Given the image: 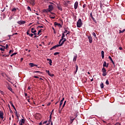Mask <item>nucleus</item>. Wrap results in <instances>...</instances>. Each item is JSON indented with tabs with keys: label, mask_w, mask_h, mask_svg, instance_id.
Returning <instances> with one entry per match:
<instances>
[{
	"label": "nucleus",
	"mask_w": 125,
	"mask_h": 125,
	"mask_svg": "<svg viewBox=\"0 0 125 125\" xmlns=\"http://www.w3.org/2000/svg\"><path fill=\"white\" fill-rule=\"evenodd\" d=\"M2 47H4V48H0V50H1V51H4V49H5V46H2Z\"/></svg>",
	"instance_id": "24"
},
{
	"label": "nucleus",
	"mask_w": 125,
	"mask_h": 125,
	"mask_svg": "<svg viewBox=\"0 0 125 125\" xmlns=\"http://www.w3.org/2000/svg\"><path fill=\"white\" fill-rule=\"evenodd\" d=\"M38 28H43V26H39Z\"/></svg>",
	"instance_id": "48"
},
{
	"label": "nucleus",
	"mask_w": 125,
	"mask_h": 125,
	"mask_svg": "<svg viewBox=\"0 0 125 125\" xmlns=\"http://www.w3.org/2000/svg\"><path fill=\"white\" fill-rule=\"evenodd\" d=\"M21 124H25V119H22L21 120Z\"/></svg>",
	"instance_id": "28"
},
{
	"label": "nucleus",
	"mask_w": 125,
	"mask_h": 125,
	"mask_svg": "<svg viewBox=\"0 0 125 125\" xmlns=\"http://www.w3.org/2000/svg\"><path fill=\"white\" fill-rule=\"evenodd\" d=\"M41 32H42V30H40L38 31V35H40V33H41Z\"/></svg>",
	"instance_id": "46"
},
{
	"label": "nucleus",
	"mask_w": 125,
	"mask_h": 125,
	"mask_svg": "<svg viewBox=\"0 0 125 125\" xmlns=\"http://www.w3.org/2000/svg\"><path fill=\"white\" fill-rule=\"evenodd\" d=\"M58 46H59V44L53 46L52 48H51L50 50H52V49H55L56 48V47H58Z\"/></svg>",
	"instance_id": "10"
},
{
	"label": "nucleus",
	"mask_w": 125,
	"mask_h": 125,
	"mask_svg": "<svg viewBox=\"0 0 125 125\" xmlns=\"http://www.w3.org/2000/svg\"><path fill=\"white\" fill-rule=\"evenodd\" d=\"M46 123H47V121H44V122L43 123V125H44L45 124H46Z\"/></svg>",
	"instance_id": "53"
},
{
	"label": "nucleus",
	"mask_w": 125,
	"mask_h": 125,
	"mask_svg": "<svg viewBox=\"0 0 125 125\" xmlns=\"http://www.w3.org/2000/svg\"><path fill=\"white\" fill-rule=\"evenodd\" d=\"M64 99H65V98H63L62 99V100H61V101H62V102H63V100H64Z\"/></svg>",
	"instance_id": "62"
},
{
	"label": "nucleus",
	"mask_w": 125,
	"mask_h": 125,
	"mask_svg": "<svg viewBox=\"0 0 125 125\" xmlns=\"http://www.w3.org/2000/svg\"><path fill=\"white\" fill-rule=\"evenodd\" d=\"M64 42H65L63 41H62V42H60V41L59 42V45L60 46H62V45H63V44H64Z\"/></svg>",
	"instance_id": "6"
},
{
	"label": "nucleus",
	"mask_w": 125,
	"mask_h": 125,
	"mask_svg": "<svg viewBox=\"0 0 125 125\" xmlns=\"http://www.w3.org/2000/svg\"><path fill=\"white\" fill-rule=\"evenodd\" d=\"M27 9L28 10H30V11H31L32 10L31 9V7H30V6H28L27 7Z\"/></svg>",
	"instance_id": "39"
},
{
	"label": "nucleus",
	"mask_w": 125,
	"mask_h": 125,
	"mask_svg": "<svg viewBox=\"0 0 125 125\" xmlns=\"http://www.w3.org/2000/svg\"><path fill=\"white\" fill-rule=\"evenodd\" d=\"M83 7V8H84V7H85V4H84Z\"/></svg>",
	"instance_id": "56"
},
{
	"label": "nucleus",
	"mask_w": 125,
	"mask_h": 125,
	"mask_svg": "<svg viewBox=\"0 0 125 125\" xmlns=\"http://www.w3.org/2000/svg\"><path fill=\"white\" fill-rule=\"evenodd\" d=\"M120 50H122L123 49V48L122 47H119Z\"/></svg>",
	"instance_id": "57"
},
{
	"label": "nucleus",
	"mask_w": 125,
	"mask_h": 125,
	"mask_svg": "<svg viewBox=\"0 0 125 125\" xmlns=\"http://www.w3.org/2000/svg\"><path fill=\"white\" fill-rule=\"evenodd\" d=\"M12 11H16V8H13L12 9Z\"/></svg>",
	"instance_id": "40"
},
{
	"label": "nucleus",
	"mask_w": 125,
	"mask_h": 125,
	"mask_svg": "<svg viewBox=\"0 0 125 125\" xmlns=\"http://www.w3.org/2000/svg\"><path fill=\"white\" fill-rule=\"evenodd\" d=\"M77 56H75L74 57L73 61H74V62H76V61H77Z\"/></svg>",
	"instance_id": "25"
},
{
	"label": "nucleus",
	"mask_w": 125,
	"mask_h": 125,
	"mask_svg": "<svg viewBox=\"0 0 125 125\" xmlns=\"http://www.w3.org/2000/svg\"><path fill=\"white\" fill-rule=\"evenodd\" d=\"M77 26L78 28H81L83 26V22H82V20L79 19L77 22Z\"/></svg>",
	"instance_id": "1"
},
{
	"label": "nucleus",
	"mask_w": 125,
	"mask_h": 125,
	"mask_svg": "<svg viewBox=\"0 0 125 125\" xmlns=\"http://www.w3.org/2000/svg\"><path fill=\"white\" fill-rule=\"evenodd\" d=\"M58 54H59V52H55L54 54V55H58Z\"/></svg>",
	"instance_id": "41"
},
{
	"label": "nucleus",
	"mask_w": 125,
	"mask_h": 125,
	"mask_svg": "<svg viewBox=\"0 0 125 125\" xmlns=\"http://www.w3.org/2000/svg\"><path fill=\"white\" fill-rule=\"evenodd\" d=\"M10 104L11 105V106L13 107V108L14 109L15 111H17L16 110V108H15V106H14V105L13 104H12V102H10Z\"/></svg>",
	"instance_id": "17"
},
{
	"label": "nucleus",
	"mask_w": 125,
	"mask_h": 125,
	"mask_svg": "<svg viewBox=\"0 0 125 125\" xmlns=\"http://www.w3.org/2000/svg\"><path fill=\"white\" fill-rule=\"evenodd\" d=\"M28 89H31V87L30 86H28Z\"/></svg>",
	"instance_id": "64"
},
{
	"label": "nucleus",
	"mask_w": 125,
	"mask_h": 125,
	"mask_svg": "<svg viewBox=\"0 0 125 125\" xmlns=\"http://www.w3.org/2000/svg\"><path fill=\"white\" fill-rule=\"evenodd\" d=\"M52 113H51L49 116V119H51V118H52Z\"/></svg>",
	"instance_id": "43"
},
{
	"label": "nucleus",
	"mask_w": 125,
	"mask_h": 125,
	"mask_svg": "<svg viewBox=\"0 0 125 125\" xmlns=\"http://www.w3.org/2000/svg\"><path fill=\"white\" fill-rule=\"evenodd\" d=\"M30 4H32V5L34 6L35 4V0H30Z\"/></svg>",
	"instance_id": "14"
},
{
	"label": "nucleus",
	"mask_w": 125,
	"mask_h": 125,
	"mask_svg": "<svg viewBox=\"0 0 125 125\" xmlns=\"http://www.w3.org/2000/svg\"><path fill=\"white\" fill-rule=\"evenodd\" d=\"M51 122V118H49L48 121V124H47V125H48L50 124V123Z\"/></svg>",
	"instance_id": "27"
},
{
	"label": "nucleus",
	"mask_w": 125,
	"mask_h": 125,
	"mask_svg": "<svg viewBox=\"0 0 125 125\" xmlns=\"http://www.w3.org/2000/svg\"><path fill=\"white\" fill-rule=\"evenodd\" d=\"M31 32L33 33V34H34V35H37V30H35V28H31Z\"/></svg>",
	"instance_id": "5"
},
{
	"label": "nucleus",
	"mask_w": 125,
	"mask_h": 125,
	"mask_svg": "<svg viewBox=\"0 0 125 125\" xmlns=\"http://www.w3.org/2000/svg\"><path fill=\"white\" fill-rule=\"evenodd\" d=\"M90 17L92 18V19H93V20H94V18H93V16H92V13L90 14Z\"/></svg>",
	"instance_id": "37"
},
{
	"label": "nucleus",
	"mask_w": 125,
	"mask_h": 125,
	"mask_svg": "<svg viewBox=\"0 0 125 125\" xmlns=\"http://www.w3.org/2000/svg\"><path fill=\"white\" fill-rule=\"evenodd\" d=\"M46 73L50 76V77H53L54 76V74H51L50 72H49V70H46Z\"/></svg>",
	"instance_id": "9"
},
{
	"label": "nucleus",
	"mask_w": 125,
	"mask_h": 125,
	"mask_svg": "<svg viewBox=\"0 0 125 125\" xmlns=\"http://www.w3.org/2000/svg\"><path fill=\"white\" fill-rule=\"evenodd\" d=\"M30 37H33V36H34V34H29V35Z\"/></svg>",
	"instance_id": "44"
},
{
	"label": "nucleus",
	"mask_w": 125,
	"mask_h": 125,
	"mask_svg": "<svg viewBox=\"0 0 125 125\" xmlns=\"http://www.w3.org/2000/svg\"><path fill=\"white\" fill-rule=\"evenodd\" d=\"M0 118L3 119V112L0 110Z\"/></svg>",
	"instance_id": "13"
},
{
	"label": "nucleus",
	"mask_w": 125,
	"mask_h": 125,
	"mask_svg": "<svg viewBox=\"0 0 125 125\" xmlns=\"http://www.w3.org/2000/svg\"><path fill=\"white\" fill-rule=\"evenodd\" d=\"M48 11H52V10H53V5H49L48 6Z\"/></svg>",
	"instance_id": "3"
},
{
	"label": "nucleus",
	"mask_w": 125,
	"mask_h": 125,
	"mask_svg": "<svg viewBox=\"0 0 125 125\" xmlns=\"http://www.w3.org/2000/svg\"><path fill=\"white\" fill-rule=\"evenodd\" d=\"M15 115L18 120H19V116H18V113H17V110L15 112Z\"/></svg>",
	"instance_id": "21"
},
{
	"label": "nucleus",
	"mask_w": 125,
	"mask_h": 125,
	"mask_svg": "<svg viewBox=\"0 0 125 125\" xmlns=\"http://www.w3.org/2000/svg\"><path fill=\"white\" fill-rule=\"evenodd\" d=\"M101 88H104V83H103L100 84Z\"/></svg>",
	"instance_id": "22"
},
{
	"label": "nucleus",
	"mask_w": 125,
	"mask_h": 125,
	"mask_svg": "<svg viewBox=\"0 0 125 125\" xmlns=\"http://www.w3.org/2000/svg\"><path fill=\"white\" fill-rule=\"evenodd\" d=\"M74 120H75V118L71 119V123H73V122H74Z\"/></svg>",
	"instance_id": "45"
},
{
	"label": "nucleus",
	"mask_w": 125,
	"mask_h": 125,
	"mask_svg": "<svg viewBox=\"0 0 125 125\" xmlns=\"http://www.w3.org/2000/svg\"><path fill=\"white\" fill-rule=\"evenodd\" d=\"M8 48V44H6V48Z\"/></svg>",
	"instance_id": "58"
},
{
	"label": "nucleus",
	"mask_w": 125,
	"mask_h": 125,
	"mask_svg": "<svg viewBox=\"0 0 125 125\" xmlns=\"http://www.w3.org/2000/svg\"><path fill=\"white\" fill-rule=\"evenodd\" d=\"M69 34H70V31H67V33L66 36H67V35H69Z\"/></svg>",
	"instance_id": "54"
},
{
	"label": "nucleus",
	"mask_w": 125,
	"mask_h": 125,
	"mask_svg": "<svg viewBox=\"0 0 125 125\" xmlns=\"http://www.w3.org/2000/svg\"><path fill=\"white\" fill-rule=\"evenodd\" d=\"M18 24H19V25H23V24H25L26 23V21H20L17 22Z\"/></svg>",
	"instance_id": "4"
},
{
	"label": "nucleus",
	"mask_w": 125,
	"mask_h": 125,
	"mask_svg": "<svg viewBox=\"0 0 125 125\" xmlns=\"http://www.w3.org/2000/svg\"><path fill=\"white\" fill-rule=\"evenodd\" d=\"M47 61H49V64H50V65H51V63H52V61L51 60V59H47Z\"/></svg>",
	"instance_id": "18"
},
{
	"label": "nucleus",
	"mask_w": 125,
	"mask_h": 125,
	"mask_svg": "<svg viewBox=\"0 0 125 125\" xmlns=\"http://www.w3.org/2000/svg\"><path fill=\"white\" fill-rule=\"evenodd\" d=\"M58 8L59 10L62 11V8L61 7V6L60 5L58 6Z\"/></svg>",
	"instance_id": "30"
},
{
	"label": "nucleus",
	"mask_w": 125,
	"mask_h": 125,
	"mask_svg": "<svg viewBox=\"0 0 125 125\" xmlns=\"http://www.w3.org/2000/svg\"><path fill=\"white\" fill-rule=\"evenodd\" d=\"M115 125H121V124L117 123Z\"/></svg>",
	"instance_id": "50"
},
{
	"label": "nucleus",
	"mask_w": 125,
	"mask_h": 125,
	"mask_svg": "<svg viewBox=\"0 0 125 125\" xmlns=\"http://www.w3.org/2000/svg\"><path fill=\"white\" fill-rule=\"evenodd\" d=\"M65 105H66L65 104H63L62 108H64V107H65Z\"/></svg>",
	"instance_id": "55"
},
{
	"label": "nucleus",
	"mask_w": 125,
	"mask_h": 125,
	"mask_svg": "<svg viewBox=\"0 0 125 125\" xmlns=\"http://www.w3.org/2000/svg\"><path fill=\"white\" fill-rule=\"evenodd\" d=\"M48 9H43V12H46V13H47L48 12Z\"/></svg>",
	"instance_id": "31"
},
{
	"label": "nucleus",
	"mask_w": 125,
	"mask_h": 125,
	"mask_svg": "<svg viewBox=\"0 0 125 125\" xmlns=\"http://www.w3.org/2000/svg\"><path fill=\"white\" fill-rule=\"evenodd\" d=\"M101 54H102V58L103 59H104V51H102Z\"/></svg>",
	"instance_id": "19"
},
{
	"label": "nucleus",
	"mask_w": 125,
	"mask_h": 125,
	"mask_svg": "<svg viewBox=\"0 0 125 125\" xmlns=\"http://www.w3.org/2000/svg\"><path fill=\"white\" fill-rule=\"evenodd\" d=\"M34 73H40V74H42V72H41L40 71H35Z\"/></svg>",
	"instance_id": "42"
},
{
	"label": "nucleus",
	"mask_w": 125,
	"mask_h": 125,
	"mask_svg": "<svg viewBox=\"0 0 125 125\" xmlns=\"http://www.w3.org/2000/svg\"><path fill=\"white\" fill-rule=\"evenodd\" d=\"M29 65H30V67H35V66H36V64H35L33 63H30Z\"/></svg>",
	"instance_id": "20"
},
{
	"label": "nucleus",
	"mask_w": 125,
	"mask_h": 125,
	"mask_svg": "<svg viewBox=\"0 0 125 125\" xmlns=\"http://www.w3.org/2000/svg\"><path fill=\"white\" fill-rule=\"evenodd\" d=\"M103 2H104V5H105V6H109V3H108V2H107V1H106L105 0H104L103 1Z\"/></svg>",
	"instance_id": "7"
},
{
	"label": "nucleus",
	"mask_w": 125,
	"mask_h": 125,
	"mask_svg": "<svg viewBox=\"0 0 125 125\" xmlns=\"http://www.w3.org/2000/svg\"><path fill=\"white\" fill-rule=\"evenodd\" d=\"M16 54H17V53H14L12 54L11 55V57H12V56H14V55H16Z\"/></svg>",
	"instance_id": "34"
},
{
	"label": "nucleus",
	"mask_w": 125,
	"mask_h": 125,
	"mask_svg": "<svg viewBox=\"0 0 125 125\" xmlns=\"http://www.w3.org/2000/svg\"><path fill=\"white\" fill-rule=\"evenodd\" d=\"M105 83L106 84H107V85H109V81H108V80H107L105 82Z\"/></svg>",
	"instance_id": "36"
},
{
	"label": "nucleus",
	"mask_w": 125,
	"mask_h": 125,
	"mask_svg": "<svg viewBox=\"0 0 125 125\" xmlns=\"http://www.w3.org/2000/svg\"><path fill=\"white\" fill-rule=\"evenodd\" d=\"M109 67V63L106 64V68H108Z\"/></svg>",
	"instance_id": "47"
},
{
	"label": "nucleus",
	"mask_w": 125,
	"mask_h": 125,
	"mask_svg": "<svg viewBox=\"0 0 125 125\" xmlns=\"http://www.w3.org/2000/svg\"><path fill=\"white\" fill-rule=\"evenodd\" d=\"M27 35H30V33H29V30H28L26 32Z\"/></svg>",
	"instance_id": "52"
},
{
	"label": "nucleus",
	"mask_w": 125,
	"mask_h": 125,
	"mask_svg": "<svg viewBox=\"0 0 125 125\" xmlns=\"http://www.w3.org/2000/svg\"><path fill=\"white\" fill-rule=\"evenodd\" d=\"M34 78L35 79H39V77L38 76H34Z\"/></svg>",
	"instance_id": "60"
},
{
	"label": "nucleus",
	"mask_w": 125,
	"mask_h": 125,
	"mask_svg": "<svg viewBox=\"0 0 125 125\" xmlns=\"http://www.w3.org/2000/svg\"><path fill=\"white\" fill-rule=\"evenodd\" d=\"M78 69H79V67L78 66V65H76V73H77V72H78Z\"/></svg>",
	"instance_id": "35"
},
{
	"label": "nucleus",
	"mask_w": 125,
	"mask_h": 125,
	"mask_svg": "<svg viewBox=\"0 0 125 125\" xmlns=\"http://www.w3.org/2000/svg\"><path fill=\"white\" fill-rule=\"evenodd\" d=\"M1 56L2 57H8V56H9V55H5V54L1 55Z\"/></svg>",
	"instance_id": "23"
},
{
	"label": "nucleus",
	"mask_w": 125,
	"mask_h": 125,
	"mask_svg": "<svg viewBox=\"0 0 125 125\" xmlns=\"http://www.w3.org/2000/svg\"><path fill=\"white\" fill-rule=\"evenodd\" d=\"M11 52H12V50H11L9 51V53L10 54V53H11Z\"/></svg>",
	"instance_id": "63"
},
{
	"label": "nucleus",
	"mask_w": 125,
	"mask_h": 125,
	"mask_svg": "<svg viewBox=\"0 0 125 125\" xmlns=\"http://www.w3.org/2000/svg\"><path fill=\"white\" fill-rule=\"evenodd\" d=\"M88 39L89 40V42L90 43H92V37L91 36H88Z\"/></svg>",
	"instance_id": "8"
},
{
	"label": "nucleus",
	"mask_w": 125,
	"mask_h": 125,
	"mask_svg": "<svg viewBox=\"0 0 125 125\" xmlns=\"http://www.w3.org/2000/svg\"><path fill=\"white\" fill-rule=\"evenodd\" d=\"M92 35L95 37V38H96V34H95V33L93 32L92 33Z\"/></svg>",
	"instance_id": "38"
},
{
	"label": "nucleus",
	"mask_w": 125,
	"mask_h": 125,
	"mask_svg": "<svg viewBox=\"0 0 125 125\" xmlns=\"http://www.w3.org/2000/svg\"><path fill=\"white\" fill-rule=\"evenodd\" d=\"M79 4V3L78 2V1H76L75 4H74V8L75 9H77L78 8V5Z\"/></svg>",
	"instance_id": "11"
},
{
	"label": "nucleus",
	"mask_w": 125,
	"mask_h": 125,
	"mask_svg": "<svg viewBox=\"0 0 125 125\" xmlns=\"http://www.w3.org/2000/svg\"><path fill=\"white\" fill-rule=\"evenodd\" d=\"M68 31H67V30H65L64 31V33H67Z\"/></svg>",
	"instance_id": "59"
},
{
	"label": "nucleus",
	"mask_w": 125,
	"mask_h": 125,
	"mask_svg": "<svg viewBox=\"0 0 125 125\" xmlns=\"http://www.w3.org/2000/svg\"><path fill=\"white\" fill-rule=\"evenodd\" d=\"M54 25H55V26H58V27H62V25H61V24L58 23H57V22H54Z\"/></svg>",
	"instance_id": "12"
},
{
	"label": "nucleus",
	"mask_w": 125,
	"mask_h": 125,
	"mask_svg": "<svg viewBox=\"0 0 125 125\" xmlns=\"http://www.w3.org/2000/svg\"><path fill=\"white\" fill-rule=\"evenodd\" d=\"M62 104H63V102L62 101H61L60 102V108L61 107Z\"/></svg>",
	"instance_id": "33"
},
{
	"label": "nucleus",
	"mask_w": 125,
	"mask_h": 125,
	"mask_svg": "<svg viewBox=\"0 0 125 125\" xmlns=\"http://www.w3.org/2000/svg\"><path fill=\"white\" fill-rule=\"evenodd\" d=\"M108 58L109 60H110V61L112 62V64H113V65H115V62H114V61H113V59H112V57H111V56H109Z\"/></svg>",
	"instance_id": "15"
},
{
	"label": "nucleus",
	"mask_w": 125,
	"mask_h": 125,
	"mask_svg": "<svg viewBox=\"0 0 125 125\" xmlns=\"http://www.w3.org/2000/svg\"><path fill=\"white\" fill-rule=\"evenodd\" d=\"M102 72L103 73V77H106L107 76V72H106V69L105 67H103L102 69Z\"/></svg>",
	"instance_id": "2"
},
{
	"label": "nucleus",
	"mask_w": 125,
	"mask_h": 125,
	"mask_svg": "<svg viewBox=\"0 0 125 125\" xmlns=\"http://www.w3.org/2000/svg\"><path fill=\"white\" fill-rule=\"evenodd\" d=\"M63 41L64 42H66V41H67V40L65 38H63Z\"/></svg>",
	"instance_id": "51"
},
{
	"label": "nucleus",
	"mask_w": 125,
	"mask_h": 125,
	"mask_svg": "<svg viewBox=\"0 0 125 125\" xmlns=\"http://www.w3.org/2000/svg\"><path fill=\"white\" fill-rule=\"evenodd\" d=\"M27 95H28V94H27V93H24V96H25V97H27Z\"/></svg>",
	"instance_id": "49"
},
{
	"label": "nucleus",
	"mask_w": 125,
	"mask_h": 125,
	"mask_svg": "<svg viewBox=\"0 0 125 125\" xmlns=\"http://www.w3.org/2000/svg\"><path fill=\"white\" fill-rule=\"evenodd\" d=\"M10 113H13V112L12 111V110H11V109L10 108Z\"/></svg>",
	"instance_id": "61"
},
{
	"label": "nucleus",
	"mask_w": 125,
	"mask_h": 125,
	"mask_svg": "<svg viewBox=\"0 0 125 125\" xmlns=\"http://www.w3.org/2000/svg\"><path fill=\"white\" fill-rule=\"evenodd\" d=\"M125 31V29H124L123 30H119V34H122V33H124Z\"/></svg>",
	"instance_id": "29"
},
{
	"label": "nucleus",
	"mask_w": 125,
	"mask_h": 125,
	"mask_svg": "<svg viewBox=\"0 0 125 125\" xmlns=\"http://www.w3.org/2000/svg\"><path fill=\"white\" fill-rule=\"evenodd\" d=\"M106 64L107 63L106 62H104L103 64V67H106Z\"/></svg>",
	"instance_id": "32"
},
{
	"label": "nucleus",
	"mask_w": 125,
	"mask_h": 125,
	"mask_svg": "<svg viewBox=\"0 0 125 125\" xmlns=\"http://www.w3.org/2000/svg\"><path fill=\"white\" fill-rule=\"evenodd\" d=\"M64 38H65V34L64 33H62V38L60 40V42H62Z\"/></svg>",
	"instance_id": "16"
},
{
	"label": "nucleus",
	"mask_w": 125,
	"mask_h": 125,
	"mask_svg": "<svg viewBox=\"0 0 125 125\" xmlns=\"http://www.w3.org/2000/svg\"><path fill=\"white\" fill-rule=\"evenodd\" d=\"M8 89H9L10 91H11V92H12V88L11 87L8 86Z\"/></svg>",
	"instance_id": "26"
}]
</instances>
